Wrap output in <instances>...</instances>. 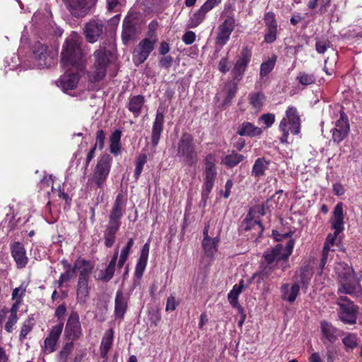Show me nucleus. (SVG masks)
Returning a JSON list of instances; mask_svg holds the SVG:
<instances>
[{
  "instance_id": "55",
  "label": "nucleus",
  "mask_w": 362,
  "mask_h": 362,
  "mask_svg": "<svg viewBox=\"0 0 362 362\" xmlns=\"http://www.w3.org/2000/svg\"><path fill=\"white\" fill-rule=\"evenodd\" d=\"M263 231V225L260 218L258 217V221L255 224L254 228L251 230H249V232H251L252 237L257 240L262 237Z\"/></svg>"
},
{
  "instance_id": "11",
  "label": "nucleus",
  "mask_w": 362,
  "mask_h": 362,
  "mask_svg": "<svg viewBox=\"0 0 362 362\" xmlns=\"http://www.w3.org/2000/svg\"><path fill=\"white\" fill-rule=\"evenodd\" d=\"M252 48L245 46L243 47L240 51L238 58L234 64L231 71L233 78L238 81H240L248 66L252 58Z\"/></svg>"
},
{
  "instance_id": "27",
  "label": "nucleus",
  "mask_w": 362,
  "mask_h": 362,
  "mask_svg": "<svg viewBox=\"0 0 362 362\" xmlns=\"http://www.w3.org/2000/svg\"><path fill=\"white\" fill-rule=\"evenodd\" d=\"M75 264H78V269H80L78 281L89 282L90 275L93 269V266L90 261L78 257Z\"/></svg>"
},
{
  "instance_id": "19",
  "label": "nucleus",
  "mask_w": 362,
  "mask_h": 362,
  "mask_svg": "<svg viewBox=\"0 0 362 362\" xmlns=\"http://www.w3.org/2000/svg\"><path fill=\"white\" fill-rule=\"evenodd\" d=\"M164 112L160 108L157 110L156 118L153 122L151 140L153 149H156L159 144L162 132L164 129Z\"/></svg>"
},
{
  "instance_id": "50",
  "label": "nucleus",
  "mask_w": 362,
  "mask_h": 362,
  "mask_svg": "<svg viewBox=\"0 0 362 362\" xmlns=\"http://www.w3.org/2000/svg\"><path fill=\"white\" fill-rule=\"evenodd\" d=\"M114 339V331L112 328L107 330L102 338L100 347L110 350L112 346Z\"/></svg>"
},
{
  "instance_id": "31",
  "label": "nucleus",
  "mask_w": 362,
  "mask_h": 362,
  "mask_svg": "<svg viewBox=\"0 0 362 362\" xmlns=\"http://www.w3.org/2000/svg\"><path fill=\"white\" fill-rule=\"evenodd\" d=\"M210 11L202 5L198 10L194 11L189 17L187 23V28H196L202 24L206 18V15Z\"/></svg>"
},
{
  "instance_id": "53",
  "label": "nucleus",
  "mask_w": 362,
  "mask_h": 362,
  "mask_svg": "<svg viewBox=\"0 0 362 362\" xmlns=\"http://www.w3.org/2000/svg\"><path fill=\"white\" fill-rule=\"evenodd\" d=\"M273 272V268L272 267H265L260 272L255 273L252 277L249 279L248 284H252V281L255 279L256 276H259L260 280L264 281L267 279L271 273Z\"/></svg>"
},
{
  "instance_id": "47",
  "label": "nucleus",
  "mask_w": 362,
  "mask_h": 362,
  "mask_svg": "<svg viewBox=\"0 0 362 362\" xmlns=\"http://www.w3.org/2000/svg\"><path fill=\"white\" fill-rule=\"evenodd\" d=\"M34 319L33 317H28L27 320L24 321L21 326L20 334H19V341L23 342L25 339L27 335L32 331L34 327Z\"/></svg>"
},
{
  "instance_id": "24",
  "label": "nucleus",
  "mask_w": 362,
  "mask_h": 362,
  "mask_svg": "<svg viewBox=\"0 0 362 362\" xmlns=\"http://www.w3.org/2000/svg\"><path fill=\"white\" fill-rule=\"evenodd\" d=\"M136 36V28L135 20L131 17H126L122 23V40L124 44L127 45L131 40H134Z\"/></svg>"
},
{
  "instance_id": "5",
  "label": "nucleus",
  "mask_w": 362,
  "mask_h": 362,
  "mask_svg": "<svg viewBox=\"0 0 362 362\" xmlns=\"http://www.w3.org/2000/svg\"><path fill=\"white\" fill-rule=\"evenodd\" d=\"M301 119L298 109L294 106H288L285 116L280 121L279 129L281 132L279 141L281 144L288 143L289 132L298 135L300 132Z\"/></svg>"
},
{
  "instance_id": "43",
  "label": "nucleus",
  "mask_w": 362,
  "mask_h": 362,
  "mask_svg": "<svg viewBox=\"0 0 362 362\" xmlns=\"http://www.w3.org/2000/svg\"><path fill=\"white\" fill-rule=\"evenodd\" d=\"M359 339L356 334L349 333L345 336L341 341L344 346V349L346 352L353 351L358 345Z\"/></svg>"
},
{
  "instance_id": "58",
  "label": "nucleus",
  "mask_w": 362,
  "mask_h": 362,
  "mask_svg": "<svg viewBox=\"0 0 362 362\" xmlns=\"http://www.w3.org/2000/svg\"><path fill=\"white\" fill-rule=\"evenodd\" d=\"M18 320V315H9L8 320L6 321L4 329L6 332L12 333L13 331V327L17 323Z\"/></svg>"
},
{
  "instance_id": "56",
  "label": "nucleus",
  "mask_w": 362,
  "mask_h": 362,
  "mask_svg": "<svg viewBox=\"0 0 362 362\" xmlns=\"http://www.w3.org/2000/svg\"><path fill=\"white\" fill-rule=\"evenodd\" d=\"M238 91V86L235 83L230 84L228 86L226 96L224 100V103H230L235 98Z\"/></svg>"
},
{
  "instance_id": "23",
  "label": "nucleus",
  "mask_w": 362,
  "mask_h": 362,
  "mask_svg": "<svg viewBox=\"0 0 362 362\" xmlns=\"http://www.w3.org/2000/svg\"><path fill=\"white\" fill-rule=\"evenodd\" d=\"M262 133L263 131L260 127L247 121H244L240 123L236 129V134L240 136L250 138L259 137Z\"/></svg>"
},
{
  "instance_id": "57",
  "label": "nucleus",
  "mask_w": 362,
  "mask_h": 362,
  "mask_svg": "<svg viewBox=\"0 0 362 362\" xmlns=\"http://www.w3.org/2000/svg\"><path fill=\"white\" fill-rule=\"evenodd\" d=\"M25 293V288H24L22 291H21L20 296L16 300V302L12 305L11 309L9 310V313L11 315H18L17 313L19 309V306L22 303L23 298Z\"/></svg>"
},
{
  "instance_id": "45",
  "label": "nucleus",
  "mask_w": 362,
  "mask_h": 362,
  "mask_svg": "<svg viewBox=\"0 0 362 362\" xmlns=\"http://www.w3.org/2000/svg\"><path fill=\"white\" fill-rule=\"evenodd\" d=\"M296 81H298L300 84L307 86L315 83L316 76L313 73L300 71L296 76Z\"/></svg>"
},
{
  "instance_id": "64",
  "label": "nucleus",
  "mask_w": 362,
  "mask_h": 362,
  "mask_svg": "<svg viewBox=\"0 0 362 362\" xmlns=\"http://www.w3.org/2000/svg\"><path fill=\"white\" fill-rule=\"evenodd\" d=\"M196 39V34L193 31H187L182 36V41L185 45H192Z\"/></svg>"
},
{
  "instance_id": "16",
  "label": "nucleus",
  "mask_w": 362,
  "mask_h": 362,
  "mask_svg": "<svg viewBox=\"0 0 362 362\" xmlns=\"http://www.w3.org/2000/svg\"><path fill=\"white\" fill-rule=\"evenodd\" d=\"M64 327V323L61 322L59 325L53 326L44 341L43 352L45 354H49L54 352L57 349L58 340L62 334Z\"/></svg>"
},
{
  "instance_id": "54",
  "label": "nucleus",
  "mask_w": 362,
  "mask_h": 362,
  "mask_svg": "<svg viewBox=\"0 0 362 362\" xmlns=\"http://www.w3.org/2000/svg\"><path fill=\"white\" fill-rule=\"evenodd\" d=\"M105 133L104 130H98L95 135V142L93 146H95V148H98L99 150H103L105 146Z\"/></svg>"
},
{
  "instance_id": "59",
  "label": "nucleus",
  "mask_w": 362,
  "mask_h": 362,
  "mask_svg": "<svg viewBox=\"0 0 362 362\" xmlns=\"http://www.w3.org/2000/svg\"><path fill=\"white\" fill-rule=\"evenodd\" d=\"M329 250H330V247L328 245V244H325L323 249H322V257H321L320 263V267L321 272H322V270H323L325 264L327 262L328 255H329Z\"/></svg>"
},
{
  "instance_id": "13",
  "label": "nucleus",
  "mask_w": 362,
  "mask_h": 362,
  "mask_svg": "<svg viewBox=\"0 0 362 362\" xmlns=\"http://www.w3.org/2000/svg\"><path fill=\"white\" fill-rule=\"evenodd\" d=\"M321 340L327 347L334 344L344 332L327 320L320 322Z\"/></svg>"
},
{
  "instance_id": "6",
  "label": "nucleus",
  "mask_w": 362,
  "mask_h": 362,
  "mask_svg": "<svg viewBox=\"0 0 362 362\" xmlns=\"http://www.w3.org/2000/svg\"><path fill=\"white\" fill-rule=\"evenodd\" d=\"M111 52L105 47L96 49L93 52L94 62L91 70L88 72V81L95 83L104 79L107 69L110 64Z\"/></svg>"
},
{
  "instance_id": "63",
  "label": "nucleus",
  "mask_w": 362,
  "mask_h": 362,
  "mask_svg": "<svg viewBox=\"0 0 362 362\" xmlns=\"http://www.w3.org/2000/svg\"><path fill=\"white\" fill-rule=\"evenodd\" d=\"M261 120L264 122L267 128L271 127L275 122V115L272 113L264 114L260 117Z\"/></svg>"
},
{
  "instance_id": "7",
  "label": "nucleus",
  "mask_w": 362,
  "mask_h": 362,
  "mask_svg": "<svg viewBox=\"0 0 362 362\" xmlns=\"http://www.w3.org/2000/svg\"><path fill=\"white\" fill-rule=\"evenodd\" d=\"M336 304L339 307L337 315L340 321L344 324L355 325L358 315V306L344 296L338 297Z\"/></svg>"
},
{
  "instance_id": "60",
  "label": "nucleus",
  "mask_w": 362,
  "mask_h": 362,
  "mask_svg": "<svg viewBox=\"0 0 362 362\" xmlns=\"http://www.w3.org/2000/svg\"><path fill=\"white\" fill-rule=\"evenodd\" d=\"M330 45L331 42L328 40L317 41L315 43V49L317 53L324 54Z\"/></svg>"
},
{
  "instance_id": "22",
  "label": "nucleus",
  "mask_w": 362,
  "mask_h": 362,
  "mask_svg": "<svg viewBox=\"0 0 362 362\" xmlns=\"http://www.w3.org/2000/svg\"><path fill=\"white\" fill-rule=\"evenodd\" d=\"M344 218L345 213L344 211V204L342 202L337 203L332 213L329 222L331 228L338 231L343 232L344 230Z\"/></svg>"
},
{
  "instance_id": "61",
  "label": "nucleus",
  "mask_w": 362,
  "mask_h": 362,
  "mask_svg": "<svg viewBox=\"0 0 362 362\" xmlns=\"http://www.w3.org/2000/svg\"><path fill=\"white\" fill-rule=\"evenodd\" d=\"M179 305V301L176 300L173 295H170L166 301V311H174Z\"/></svg>"
},
{
  "instance_id": "32",
  "label": "nucleus",
  "mask_w": 362,
  "mask_h": 362,
  "mask_svg": "<svg viewBox=\"0 0 362 362\" xmlns=\"http://www.w3.org/2000/svg\"><path fill=\"white\" fill-rule=\"evenodd\" d=\"M245 157L235 150H231L230 153L221 158V163L228 169L236 167L239 163L244 160Z\"/></svg>"
},
{
  "instance_id": "35",
  "label": "nucleus",
  "mask_w": 362,
  "mask_h": 362,
  "mask_svg": "<svg viewBox=\"0 0 362 362\" xmlns=\"http://www.w3.org/2000/svg\"><path fill=\"white\" fill-rule=\"evenodd\" d=\"M270 163V160H267L264 157L257 158L252 168V175L258 178L263 177Z\"/></svg>"
},
{
  "instance_id": "40",
  "label": "nucleus",
  "mask_w": 362,
  "mask_h": 362,
  "mask_svg": "<svg viewBox=\"0 0 362 362\" xmlns=\"http://www.w3.org/2000/svg\"><path fill=\"white\" fill-rule=\"evenodd\" d=\"M277 61V56L273 54L268 59L264 61L260 65L259 77H267L274 69Z\"/></svg>"
},
{
  "instance_id": "48",
  "label": "nucleus",
  "mask_w": 362,
  "mask_h": 362,
  "mask_svg": "<svg viewBox=\"0 0 362 362\" xmlns=\"http://www.w3.org/2000/svg\"><path fill=\"white\" fill-rule=\"evenodd\" d=\"M147 162V155L144 153H140L136 159V166L134 173V177L136 180H138L143 171L144 165Z\"/></svg>"
},
{
  "instance_id": "44",
  "label": "nucleus",
  "mask_w": 362,
  "mask_h": 362,
  "mask_svg": "<svg viewBox=\"0 0 362 362\" xmlns=\"http://www.w3.org/2000/svg\"><path fill=\"white\" fill-rule=\"evenodd\" d=\"M265 100V95L262 92L252 93L249 95L250 104L256 110H260Z\"/></svg>"
},
{
  "instance_id": "20",
  "label": "nucleus",
  "mask_w": 362,
  "mask_h": 362,
  "mask_svg": "<svg viewBox=\"0 0 362 362\" xmlns=\"http://www.w3.org/2000/svg\"><path fill=\"white\" fill-rule=\"evenodd\" d=\"M204 182L214 184L217 176V166L216 156L214 153L207 154L204 159Z\"/></svg>"
},
{
  "instance_id": "8",
  "label": "nucleus",
  "mask_w": 362,
  "mask_h": 362,
  "mask_svg": "<svg viewBox=\"0 0 362 362\" xmlns=\"http://www.w3.org/2000/svg\"><path fill=\"white\" fill-rule=\"evenodd\" d=\"M83 336V330L79 315L72 311L68 317L64 331V337L66 341H76Z\"/></svg>"
},
{
  "instance_id": "9",
  "label": "nucleus",
  "mask_w": 362,
  "mask_h": 362,
  "mask_svg": "<svg viewBox=\"0 0 362 362\" xmlns=\"http://www.w3.org/2000/svg\"><path fill=\"white\" fill-rule=\"evenodd\" d=\"M344 272H338V278L340 280V286L338 288V293L353 295L357 292L358 286L353 281L354 270L346 264L344 266Z\"/></svg>"
},
{
  "instance_id": "21",
  "label": "nucleus",
  "mask_w": 362,
  "mask_h": 362,
  "mask_svg": "<svg viewBox=\"0 0 362 362\" xmlns=\"http://www.w3.org/2000/svg\"><path fill=\"white\" fill-rule=\"evenodd\" d=\"M129 296H126L122 290H117L115 298L114 315L116 320H122L128 309Z\"/></svg>"
},
{
  "instance_id": "52",
  "label": "nucleus",
  "mask_w": 362,
  "mask_h": 362,
  "mask_svg": "<svg viewBox=\"0 0 362 362\" xmlns=\"http://www.w3.org/2000/svg\"><path fill=\"white\" fill-rule=\"evenodd\" d=\"M263 20L266 28H278V22L274 12H266L264 15Z\"/></svg>"
},
{
  "instance_id": "12",
  "label": "nucleus",
  "mask_w": 362,
  "mask_h": 362,
  "mask_svg": "<svg viewBox=\"0 0 362 362\" xmlns=\"http://www.w3.org/2000/svg\"><path fill=\"white\" fill-rule=\"evenodd\" d=\"M156 40L144 38L133 52V62L136 66L143 64L155 49Z\"/></svg>"
},
{
  "instance_id": "4",
  "label": "nucleus",
  "mask_w": 362,
  "mask_h": 362,
  "mask_svg": "<svg viewBox=\"0 0 362 362\" xmlns=\"http://www.w3.org/2000/svg\"><path fill=\"white\" fill-rule=\"evenodd\" d=\"M112 163V158L108 153H103L98 158L97 164L87 180L88 188L103 189L105 187Z\"/></svg>"
},
{
  "instance_id": "36",
  "label": "nucleus",
  "mask_w": 362,
  "mask_h": 362,
  "mask_svg": "<svg viewBox=\"0 0 362 362\" xmlns=\"http://www.w3.org/2000/svg\"><path fill=\"white\" fill-rule=\"evenodd\" d=\"M220 242L218 237L208 240H203L202 246L206 257L212 258L218 250V244Z\"/></svg>"
},
{
  "instance_id": "46",
  "label": "nucleus",
  "mask_w": 362,
  "mask_h": 362,
  "mask_svg": "<svg viewBox=\"0 0 362 362\" xmlns=\"http://www.w3.org/2000/svg\"><path fill=\"white\" fill-rule=\"evenodd\" d=\"M78 264H74L71 269L65 270L64 272L61 274L57 281L58 288L62 287L64 283L69 281L76 276V270L78 267Z\"/></svg>"
},
{
  "instance_id": "30",
  "label": "nucleus",
  "mask_w": 362,
  "mask_h": 362,
  "mask_svg": "<svg viewBox=\"0 0 362 362\" xmlns=\"http://www.w3.org/2000/svg\"><path fill=\"white\" fill-rule=\"evenodd\" d=\"M300 291V286L298 284H293L291 286L289 284H284L281 286V298L289 303L296 300Z\"/></svg>"
},
{
  "instance_id": "3",
  "label": "nucleus",
  "mask_w": 362,
  "mask_h": 362,
  "mask_svg": "<svg viewBox=\"0 0 362 362\" xmlns=\"http://www.w3.org/2000/svg\"><path fill=\"white\" fill-rule=\"evenodd\" d=\"M176 156L187 166L192 167L197 165L199 160V153L197 150L194 139L189 132H183L178 139L176 145Z\"/></svg>"
},
{
  "instance_id": "39",
  "label": "nucleus",
  "mask_w": 362,
  "mask_h": 362,
  "mask_svg": "<svg viewBox=\"0 0 362 362\" xmlns=\"http://www.w3.org/2000/svg\"><path fill=\"white\" fill-rule=\"evenodd\" d=\"M255 214L256 209H250L240 225V229L242 232H249V230H251L254 228L255 224L258 221V218L255 217Z\"/></svg>"
},
{
  "instance_id": "2",
  "label": "nucleus",
  "mask_w": 362,
  "mask_h": 362,
  "mask_svg": "<svg viewBox=\"0 0 362 362\" xmlns=\"http://www.w3.org/2000/svg\"><path fill=\"white\" fill-rule=\"evenodd\" d=\"M61 62L65 67L84 70L86 59L81 43L73 37L66 40L62 47Z\"/></svg>"
},
{
  "instance_id": "28",
  "label": "nucleus",
  "mask_w": 362,
  "mask_h": 362,
  "mask_svg": "<svg viewBox=\"0 0 362 362\" xmlns=\"http://www.w3.org/2000/svg\"><path fill=\"white\" fill-rule=\"evenodd\" d=\"M144 103L145 98L144 95H130L127 107L134 115V117L136 118L141 115Z\"/></svg>"
},
{
  "instance_id": "41",
  "label": "nucleus",
  "mask_w": 362,
  "mask_h": 362,
  "mask_svg": "<svg viewBox=\"0 0 362 362\" xmlns=\"http://www.w3.org/2000/svg\"><path fill=\"white\" fill-rule=\"evenodd\" d=\"M33 52L37 59L43 62L42 64H40L41 65H47L46 59L48 56V47L46 45L40 42H36L33 45Z\"/></svg>"
},
{
  "instance_id": "37",
  "label": "nucleus",
  "mask_w": 362,
  "mask_h": 362,
  "mask_svg": "<svg viewBox=\"0 0 362 362\" xmlns=\"http://www.w3.org/2000/svg\"><path fill=\"white\" fill-rule=\"evenodd\" d=\"M244 286V281L241 279L238 284L233 286L232 290L228 294V300L233 307L242 309L238 303V296L242 292Z\"/></svg>"
},
{
  "instance_id": "38",
  "label": "nucleus",
  "mask_w": 362,
  "mask_h": 362,
  "mask_svg": "<svg viewBox=\"0 0 362 362\" xmlns=\"http://www.w3.org/2000/svg\"><path fill=\"white\" fill-rule=\"evenodd\" d=\"M121 136L122 132L119 129H115L110 137V152L115 156H118L121 151Z\"/></svg>"
},
{
  "instance_id": "33",
  "label": "nucleus",
  "mask_w": 362,
  "mask_h": 362,
  "mask_svg": "<svg viewBox=\"0 0 362 362\" xmlns=\"http://www.w3.org/2000/svg\"><path fill=\"white\" fill-rule=\"evenodd\" d=\"M284 247L285 246H283L282 244H277L271 250H267L264 252L263 258L268 264L267 267H272L273 270L274 269V267L271 264L274 262H276L278 258L284 253Z\"/></svg>"
},
{
  "instance_id": "14",
  "label": "nucleus",
  "mask_w": 362,
  "mask_h": 362,
  "mask_svg": "<svg viewBox=\"0 0 362 362\" xmlns=\"http://www.w3.org/2000/svg\"><path fill=\"white\" fill-rule=\"evenodd\" d=\"M235 27V19L233 16H228L218 27L216 44L225 45L230 39V35Z\"/></svg>"
},
{
  "instance_id": "62",
  "label": "nucleus",
  "mask_w": 362,
  "mask_h": 362,
  "mask_svg": "<svg viewBox=\"0 0 362 362\" xmlns=\"http://www.w3.org/2000/svg\"><path fill=\"white\" fill-rule=\"evenodd\" d=\"M173 62V57L165 54L159 59L158 64L160 67L168 69L172 66Z\"/></svg>"
},
{
  "instance_id": "17",
  "label": "nucleus",
  "mask_w": 362,
  "mask_h": 362,
  "mask_svg": "<svg viewBox=\"0 0 362 362\" xmlns=\"http://www.w3.org/2000/svg\"><path fill=\"white\" fill-rule=\"evenodd\" d=\"M105 25L101 21L92 20L88 22L83 28V33L86 40L89 43H94L98 41L103 34Z\"/></svg>"
},
{
  "instance_id": "51",
  "label": "nucleus",
  "mask_w": 362,
  "mask_h": 362,
  "mask_svg": "<svg viewBox=\"0 0 362 362\" xmlns=\"http://www.w3.org/2000/svg\"><path fill=\"white\" fill-rule=\"evenodd\" d=\"M278 28H266L264 35V42L267 44H272L276 40Z\"/></svg>"
},
{
  "instance_id": "34",
  "label": "nucleus",
  "mask_w": 362,
  "mask_h": 362,
  "mask_svg": "<svg viewBox=\"0 0 362 362\" xmlns=\"http://www.w3.org/2000/svg\"><path fill=\"white\" fill-rule=\"evenodd\" d=\"M90 287L88 282H78L76 284V301L81 305L87 303L90 297Z\"/></svg>"
},
{
  "instance_id": "26",
  "label": "nucleus",
  "mask_w": 362,
  "mask_h": 362,
  "mask_svg": "<svg viewBox=\"0 0 362 362\" xmlns=\"http://www.w3.org/2000/svg\"><path fill=\"white\" fill-rule=\"evenodd\" d=\"M149 250L150 244L149 243H146L141 248L140 256L135 267L134 276L138 279L142 277L146 267Z\"/></svg>"
},
{
  "instance_id": "1",
  "label": "nucleus",
  "mask_w": 362,
  "mask_h": 362,
  "mask_svg": "<svg viewBox=\"0 0 362 362\" xmlns=\"http://www.w3.org/2000/svg\"><path fill=\"white\" fill-rule=\"evenodd\" d=\"M127 199L122 192L118 193L108 215V223L103 231L104 244L110 248L116 241V234L122 225Z\"/></svg>"
},
{
  "instance_id": "42",
  "label": "nucleus",
  "mask_w": 362,
  "mask_h": 362,
  "mask_svg": "<svg viewBox=\"0 0 362 362\" xmlns=\"http://www.w3.org/2000/svg\"><path fill=\"white\" fill-rule=\"evenodd\" d=\"M74 349V342L66 341L57 356L59 362H69L68 358Z\"/></svg>"
},
{
  "instance_id": "49",
  "label": "nucleus",
  "mask_w": 362,
  "mask_h": 362,
  "mask_svg": "<svg viewBox=\"0 0 362 362\" xmlns=\"http://www.w3.org/2000/svg\"><path fill=\"white\" fill-rule=\"evenodd\" d=\"M115 268L107 264L104 269H100L98 273V279L103 282H109L114 276Z\"/></svg>"
},
{
  "instance_id": "18",
  "label": "nucleus",
  "mask_w": 362,
  "mask_h": 362,
  "mask_svg": "<svg viewBox=\"0 0 362 362\" xmlns=\"http://www.w3.org/2000/svg\"><path fill=\"white\" fill-rule=\"evenodd\" d=\"M68 69L59 80V86L64 92L74 90L77 87L80 79V73L83 71L71 68Z\"/></svg>"
},
{
  "instance_id": "10",
  "label": "nucleus",
  "mask_w": 362,
  "mask_h": 362,
  "mask_svg": "<svg viewBox=\"0 0 362 362\" xmlns=\"http://www.w3.org/2000/svg\"><path fill=\"white\" fill-rule=\"evenodd\" d=\"M339 112L340 115L339 119L336 121L335 127L332 129V139L337 144H340L350 132L348 117L344 112V107H341Z\"/></svg>"
},
{
  "instance_id": "29",
  "label": "nucleus",
  "mask_w": 362,
  "mask_h": 362,
  "mask_svg": "<svg viewBox=\"0 0 362 362\" xmlns=\"http://www.w3.org/2000/svg\"><path fill=\"white\" fill-rule=\"evenodd\" d=\"M295 245V240L290 239L284 247V253L282 254L276 262V267L280 268L282 271H285L290 267L288 258L291 255Z\"/></svg>"
},
{
  "instance_id": "15",
  "label": "nucleus",
  "mask_w": 362,
  "mask_h": 362,
  "mask_svg": "<svg viewBox=\"0 0 362 362\" xmlns=\"http://www.w3.org/2000/svg\"><path fill=\"white\" fill-rule=\"evenodd\" d=\"M9 246L11 257L16 262L17 268H25L28 263V257L23 243L19 241H13L10 243Z\"/></svg>"
},
{
  "instance_id": "25",
  "label": "nucleus",
  "mask_w": 362,
  "mask_h": 362,
  "mask_svg": "<svg viewBox=\"0 0 362 362\" xmlns=\"http://www.w3.org/2000/svg\"><path fill=\"white\" fill-rule=\"evenodd\" d=\"M66 6L71 13L76 17H83L88 12L87 0H66Z\"/></svg>"
}]
</instances>
